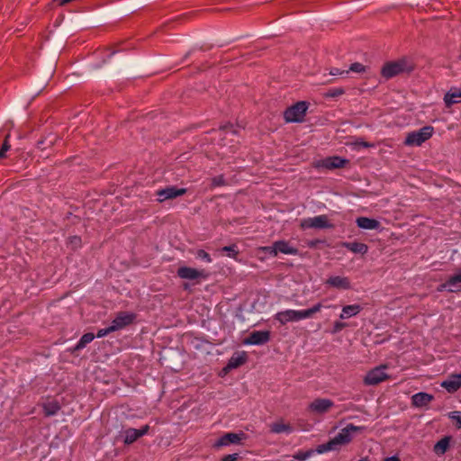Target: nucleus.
<instances>
[{
	"mask_svg": "<svg viewBox=\"0 0 461 461\" xmlns=\"http://www.w3.org/2000/svg\"><path fill=\"white\" fill-rule=\"evenodd\" d=\"M364 427L348 424L343 428L333 438L327 443L321 444L317 447L316 452L323 454L330 451L339 449L341 446L348 444L352 438L353 434L364 430Z\"/></svg>",
	"mask_w": 461,
	"mask_h": 461,
	"instance_id": "nucleus-1",
	"label": "nucleus"
},
{
	"mask_svg": "<svg viewBox=\"0 0 461 461\" xmlns=\"http://www.w3.org/2000/svg\"><path fill=\"white\" fill-rule=\"evenodd\" d=\"M433 134L434 128L432 126H424L417 131L407 133L403 143L405 146L419 147L430 139Z\"/></svg>",
	"mask_w": 461,
	"mask_h": 461,
	"instance_id": "nucleus-2",
	"label": "nucleus"
},
{
	"mask_svg": "<svg viewBox=\"0 0 461 461\" xmlns=\"http://www.w3.org/2000/svg\"><path fill=\"white\" fill-rule=\"evenodd\" d=\"M308 110V104L300 101L288 107L284 113V118L286 122H302Z\"/></svg>",
	"mask_w": 461,
	"mask_h": 461,
	"instance_id": "nucleus-3",
	"label": "nucleus"
},
{
	"mask_svg": "<svg viewBox=\"0 0 461 461\" xmlns=\"http://www.w3.org/2000/svg\"><path fill=\"white\" fill-rule=\"evenodd\" d=\"M300 226L303 230L333 228V224L330 223L328 216L325 214L318 215L315 217L304 218L301 221Z\"/></svg>",
	"mask_w": 461,
	"mask_h": 461,
	"instance_id": "nucleus-4",
	"label": "nucleus"
},
{
	"mask_svg": "<svg viewBox=\"0 0 461 461\" xmlns=\"http://www.w3.org/2000/svg\"><path fill=\"white\" fill-rule=\"evenodd\" d=\"M411 69V67L408 64L406 59H400L386 63L382 68V75L386 78H390Z\"/></svg>",
	"mask_w": 461,
	"mask_h": 461,
	"instance_id": "nucleus-5",
	"label": "nucleus"
},
{
	"mask_svg": "<svg viewBox=\"0 0 461 461\" xmlns=\"http://www.w3.org/2000/svg\"><path fill=\"white\" fill-rule=\"evenodd\" d=\"M387 366L381 365L368 371L364 377V384L366 385H376L389 378L386 373Z\"/></svg>",
	"mask_w": 461,
	"mask_h": 461,
	"instance_id": "nucleus-6",
	"label": "nucleus"
},
{
	"mask_svg": "<svg viewBox=\"0 0 461 461\" xmlns=\"http://www.w3.org/2000/svg\"><path fill=\"white\" fill-rule=\"evenodd\" d=\"M274 319L281 325H285L288 322H296L305 320L303 310L287 309L277 312L274 315Z\"/></svg>",
	"mask_w": 461,
	"mask_h": 461,
	"instance_id": "nucleus-7",
	"label": "nucleus"
},
{
	"mask_svg": "<svg viewBox=\"0 0 461 461\" xmlns=\"http://www.w3.org/2000/svg\"><path fill=\"white\" fill-rule=\"evenodd\" d=\"M334 406L333 401L328 398H316L307 406V411L312 415H323Z\"/></svg>",
	"mask_w": 461,
	"mask_h": 461,
	"instance_id": "nucleus-8",
	"label": "nucleus"
},
{
	"mask_svg": "<svg viewBox=\"0 0 461 461\" xmlns=\"http://www.w3.org/2000/svg\"><path fill=\"white\" fill-rule=\"evenodd\" d=\"M177 276L180 278L186 280H205L208 278L209 274L204 269H196L189 267H181L177 269Z\"/></svg>",
	"mask_w": 461,
	"mask_h": 461,
	"instance_id": "nucleus-9",
	"label": "nucleus"
},
{
	"mask_svg": "<svg viewBox=\"0 0 461 461\" xmlns=\"http://www.w3.org/2000/svg\"><path fill=\"white\" fill-rule=\"evenodd\" d=\"M136 318V314L130 312H120L111 322V328L113 331L120 330L131 324Z\"/></svg>",
	"mask_w": 461,
	"mask_h": 461,
	"instance_id": "nucleus-10",
	"label": "nucleus"
},
{
	"mask_svg": "<svg viewBox=\"0 0 461 461\" xmlns=\"http://www.w3.org/2000/svg\"><path fill=\"white\" fill-rule=\"evenodd\" d=\"M348 162V160L346 158H342L338 156H332L318 160L315 164V167L318 168L331 170L335 168H341L345 167Z\"/></svg>",
	"mask_w": 461,
	"mask_h": 461,
	"instance_id": "nucleus-11",
	"label": "nucleus"
},
{
	"mask_svg": "<svg viewBox=\"0 0 461 461\" xmlns=\"http://www.w3.org/2000/svg\"><path fill=\"white\" fill-rule=\"evenodd\" d=\"M186 193L185 188H177L176 186H167L163 189H159L156 192L158 196V201L162 203L168 199H174L176 197L181 196Z\"/></svg>",
	"mask_w": 461,
	"mask_h": 461,
	"instance_id": "nucleus-12",
	"label": "nucleus"
},
{
	"mask_svg": "<svg viewBox=\"0 0 461 461\" xmlns=\"http://www.w3.org/2000/svg\"><path fill=\"white\" fill-rule=\"evenodd\" d=\"M270 339V332L268 330H255L244 339L245 345H264Z\"/></svg>",
	"mask_w": 461,
	"mask_h": 461,
	"instance_id": "nucleus-13",
	"label": "nucleus"
},
{
	"mask_svg": "<svg viewBox=\"0 0 461 461\" xmlns=\"http://www.w3.org/2000/svg\"><path fill=\"white\" fill-rule=\"evenodd\" d=\"M149 426L145 425L141 427L140 429L130 428L124 430L123 435V442L126 445L132 444L140 437L146 435L149 432Z\"/></svg>",
	"mask_w": 461,
	"mask_h": 461,
	"instance_id": "nucleus-14",
	"label": "nucleus"
},
{
	"mask_svg": "<svg viewBox=\"0 0 461 461\" xmlns=\"http://www.w3.org/2000/svg\"><path fill=\"white\" fill-rule=\"evenodd\" d=\"M440 386L445 388L449 393L457 392L461 388V373L450 375L440 383Z\"/></svg>",
	"mask_w": 461,
	"mask_h": 461,
	"instance_id": "nucleus-15",
	"label": "nucleus"
},
{
	"mask_svg": "<svg viewBox=\"0 0 461 461\" xmlns=\"http://www.w3.org/2000/svg\"><path fill=\"white\" fill-rule=\"evenodd\" d=\"M243 438L244 433H226L218 438V440L214 443V447L219 448L221 447L229 446L230 444H239Z\"/></svg>",
	"mask_w": 461,
	"mask_h": 461,
	"instance_id": "nucleus-16",
	"label": "nucleus"
},
{
	"mask_svg": "<svg viewBox=\"0 0 461 461\" xmlns=\"http://www.w3.org/2000/svg\"><path fill=\"white\" fill-rule=\"evenodd\" d=\"M270 432L273 434H291L294 431L293 426L285 422L284 419H279L276 420L275 422L271 423L270 426Z\"/></svg>",
	"mask_w": 461,
	"mask_h": 461,
	"instance_id": "nucleus-17",
	"label": "nucleus"
},
{
	"mask_svg": "<svg viewBox=\"0 0 461 461\" xmlns=\"http://www.w3.org/2000/svg\"><path fill=\"white\" fill-rule=\"evenodd\" d=\"M434 399L432 394L420 392L411 396V404L416 408H422L430 403Z\"/></svg>",
	"mask_w": 461,
	"mask_h": 461,
	"instance_id": "nucleus-18",
	"label": "nucleus"
},
{
	"mask_svg": "<svg viewBox=\"0 0 461 461\" xmlns=\"http://www.w3.org/2000/svg\"><path fill=\"white\" fill-rule=\"evenodd\" d=\"M326 285L337 288V289H344L348 290L350 288V281L346 276H330L327 281Z\"/></svg>",
	"mask_w": 461,
	"mask_h": 461,
	"instance_id": "nucleus-19",
	"label": "nucleus"
},
{
	"mask_svg": "<svg viewBox=\"0 0 461 461\" xmlns=\"http://www.w3.org/2000/svg\"><path fill=\"white\" fill-rule=\"evenodd\" d=\"M461 102V89L457 87L450 88L444 96V103L447 107Z\"/></svg>",
	"mask_w": 461,
	"mask_h": 461,
	"instance_id": "nucleus-20",
	"label": "nucleus"
},
{
	"mask_svg": "<svg viewBox=\"0 0 461 461\" xmlns=\"http://www.w3.org/2000/svg\"><path fill=\"white\" fill-rule=\"evenodd\" d=\"M356 223L358 228L363 230H377L381 225L377 220L368 217H358Z\"/></svg>",
	"mask_w": 461,
	"mask_h": 461,
	"instance_id": "nucleus-21",
	"label": "nucleus"
},
{
	"mask_svg": "<svg viewBox=\"0 0 461 461\" xmlns=\"http://www.w3.org/2000/svg\"><path fill=\"white\" fill-rule=\"evenodd\" d=\"M247 361V353L245 351L234 353L228 361L227 369H234Z\"/></svg>",
	"mask_w": 461,
	"mask_h": 461,
	"instance_id": "nucleus-22",
	"label": "nucleus"
},
{
	"mask_svg": "<svg viewBox=\"0 0 461 461\" xmlns=\"http://www.w3.org/2000/svg\"><path fill=\"white\" fill-rule=\"evenodd\" d=\"M276 249H277V255L279 253L285 254V255H297L298 249L292 246L288 241L286 240H276Z\"/></svg>",
	"mask_w": 461,
	"mask_h": 461,
	"instance_id": "nucleus-23",
	"label": "nucleus"
},
{
	"mask_svg": "<svg viewBox=\"0 0 461 461\" xmlns=\"http://www.w3.org/2000/svg\"><path fill=\"white\" fill-rule=\"evenodd\" d=\"M362 311V307L359 304L346 305L342 308L339 318L346 320L354 316H357Z\"/></svg>",
	"mask_w": 461,
	"mask_h": 461,
	"instance_id": "nucleus-24",
	"label": "nucleus"
},
{
	"mask_svg": "<svg viewBox=\"0 0 461 461\" xmlns=\"http://www.w3.org/2000/svg\"><path fill=\"white\" fill-rule=\"evenodd\" d=\"M342 246L349 249L353 253L366 254L368 251V247L361 242H343Z\"/></svg>",
	"mask_w": 461,
	"mask_h": 461,
	"instance_id": "nucleus-25",
	"label": "nucleus"
},
{
	"mask_svg": "<svg viewBox=\"0 0 461 461\" xmlns=\"http://www.w3.org/2000/svg\"><path fill=\"white\" fill-rule=\"evenodd\" d=\"M95 336L91 333H86L84 334L79 341L76 344V346L71 349V352L79 351L86 347L87 344L92 342L95 339Z\"/></svg>",
	"mask_w": 461,
	"mask_h": 461,
	"instance_id": "nucleus-26",
	"label": "nucleus"
},
{
	"mask_svg": "<svg viewBox=\"0 0 461 461\" xmlns=\"http://www.w3.org/2000/svg\"><path fill=\"white\" fill-rule=\"evenodd\" d=\"M449 443H450L449 437L442 438L440 440H438L435 444L434 448H433L434 452L438 456L444 455L449 447Z\"/></svg>",
	"mask_w": 461,
	"mask_h": 461,
	"instance_id": "nucleus-27",
	"label": "nucleus"
},
{
	"mask_svg": "<svg viewBox=\"0 0 461 461\" xmlns=\"http://www.w3.org/2000/svg\"><path fill=\"white\" fill-rule=\"evenodd\" d=\"M447 285L449 293L461 292V281L456 274L448 278Z\"/></svg>",
	"mask_w": 461,
	"mask_h": 461,
	"instance_id": "nucleus-28",
	"label": "nucleus"
},
{
	"mask_svg": "<svg viewBox=\"0 0 461 461\" xmlns=\"http://www.w3.org/2000/svg\"><path fill=\"white\" fill-rule=\"evenodd\" d=\"M42 407L46 416L55 415L60 409L59 404L56 401L45 402Z\"/></svg>",
	"mask_w": 461,
	"mask_h": 461,
	"instance_id": "nucleus-29",
	"label": "nucleus"
},
{
	"mask_svg": "<svg viewBox=\"0 0 461 461\" xmlns=\"http://www.w3.org/2000/svg\"><path fill=\"white\" fill-rule=\"evenodd\" d=\"M323 305L321 303H315L308 309L303 310L305 319L311 318L314 313L319 312L322 309Z\"/></svg>",
	"mask_w": 461,
	"mask_h": 461,
	"instance_id": "nucleus-30",
	"label": "nucleus"
},
{
	"mask_svg": "<svg viewBox=\"0 0 461 461\" xmlns=\"http://www.w3.org/2000/svg\"><path fill=\"white\" fill-rule=\"evenodd\" d=\"M314 451L313 450H306V451H298L296 452L293 457L294 459L295 460H298V461H304L306 459H308L309 457H311L312 455H313Z\"/></svg>",
	"mask_w": 461,
	"mask_h": 461,
	"instance_id": "nucleus-31",
	"label": "nucleus"
},
{
	"mask_svg": "<svg viewBox=\"0 0 461 461\" xmlns=\"http://www.w3.org/2000/svg\"><path fill=\"white\" fill-rule=\"evenodd\" d=\"M258 249L260 251H263V252L270 255L271 257H276L277 256V249H276V241L273 243L272 246L260 247Z\"/></svg>",
	"mask_w": 461,
	"mask_h": 461,
	"instance_id": "nucleus-32",
	"label": "nucleus"
},
{
	"mask_svg": "<svg viewBox=\"0 0 461 461\" xmlns=\"http://www.w3.org/2000/svg\"><path fill=\"white\" fill-rule=\"evenodd\" d=\"M344 93H345V91L343 88L335 87V88L329 89L328 92L325 94V96L334 98V97L342 95Z\"/></svg>",
	"mask_w": 461,
	"mask_h": 461,
	"instance_id": "nucleus-33",
	"label": "nucleus"
},
{
	"mask_svg": "<svg viewBox=\"0 0 461 461\" xmlns=\"http://www.w3.org/2000/svg\"><path fill=\"white\" fill-rule=\"evenodd\" d=\"M221 251L228 252V256L232 258H235L239 252L236 245L225 246Z\"/></svg>",
	"mask_w": 461,
	"mask_h": 461,
	"instance_id": "nucleus-34",
	"label": "nucleus"
},
{
	"mask_svg": "<svg viewBox=\"0 0 461 461\" xmlns=\"http://www.w3.org/2000/svg\"><path fill=\"white\" fill-rule=\"evenodd\" d=\"M196 258H200L207 263H211L212 261L211 256L203 249H199L196 252Z\"/></svg>",
	"mask_w": 461,
	"mask_h": 461,
	"instance_id": "nucleus-35",
	"label": "nucleus"
},
{
	"mask_svg": "<svg viewBox=\"0 0 461 461\" xmlns=\"http://www.w3.org/2000/svg\"><path fill=\"white\" fill-rule=\"evenodd\" d=\"M448 417L452 420L456 421L458 428H461V411H451V412H449Z\"/></svg>",
	"mask_w": 461,
	"mask_h": 461,
	"instance_id": "nucleus-36",
	"label": "nucleus"
},
{
	"mask_svg": "<svg viewBox=\"0 0 461 461\" xmlns=\"http://www.w3.org/2000/svg\"><path fill=\"white\" fill-rule=\"evenodd\" d=\"M349 71L355 73H361L365 71V66L361 63L356 62L350 65Z\"/></svg>",
	"mask_w": 461,
	"mask_h": 461,
	"instance_id": "nucleus-37",
	"label": "nucleus"
},
{
	"mask_svg": "<svg viewBox=\"0 0 461 461\" xmlns=\"http://www.w3.org/2000/svg\"><path fill=\"white\" fill-rule=\"evenodd\" d=\"M69 244L73 249H77L81 246V239L77 236H73L68 239Z\"/></svg>",
	"mask_w": 461,
	"mask_h": 461,
	"instance_id": "nucleus-38",
	"label": "nucleus"
},
{
	"mask_svg": "<svg viewBox=\"0 0 461 461\" xmlns=\"http://www.w3.org/2000/svg\"><path fill=\"white\" fill-rule=\"evenodd\" d=\"M112 332H114L111 326H108L107 328H104V329H100L98 331H97V334H96V338H104L105 336H107L108 334L112 333Z\"/></svg>",
	"mask_w": 461,
	"mask_h": 461,
	"instance_id": "nucleus-39",
	"label": "nucleus"
},
{
	"mask_svg": "<svg viewBox=\"0 0 461 461\" xmlns=\"http://www.w3.org/2000/svg\"><path fill=\"white\" fill-rule=\"evenodd\" d=\"M9 136L7 135L6 138ZM10 149V145L7 141V139H5V142L2 145V148L0 149V158H4L5 157V153Z\"/></svg>",
	"mask_w": 461,
	"mask_h": 461,
	"instance_id": "nucleus-40",
	"label": "nucleus"
},
{
	"mask_svg": "<svg viewBox=\"0 0 461 461\" xmlns=\"http://www.w3.org/2000/svg\"><path fill=\"white\" fill-rule=\"evenodd\" d=\"M346 323L341 321H335L333 324V333H337L346 327Z\"/></svg>",
	"mask_w": 461,
	"mask_h": 461,
	"instance_id": "nucleus-41",
	"label": "nucleus"
},
{
	"mask_svg": "<svg viewBox=\"0 0 461 461\" xmlns=\"http://www.w3.org/2000/svg\"><path fill=\"white\" fill-rule=\"evenodd\" d=\"M238 459H239L238 453L226 455L221 458L222 461H237Z\"/></svg>",
	"mask_w": 461,
	"mask_h": 461,
	"instance_id": "nucleus-42",
	"label": "nucleus"
},
{
	"mask_svg": "<svg viewBox=\"0 0 461 461\" xmlns=\"http://www.w3.org/2000/svg\"><path fill=\"white\" fill-rule=\"evenodd\" d=\"M345 73H348V71L340 70L339 68H331L330 71V75L331 76H340Z\"/></svg>",
	"mask_w": 461,
	"mask_h": 461,
	"instance_id": "nucleus-43",
	"label": "nucleus"
},
{
	"mask_svg": "<svg viewBox=\"0 0 461 461\" xmlns=\"http://www.w3.org/2000/svg\"><path fill=\"white\" fill-rule=\"evenodd\" d=\"M437 291L438 292H443V291H447L448 292L447 281L446 283H443L440 285H438V288H437Z\"/></svg>",
	"mask_w": 461,
	"mask_h": 461,
	"instance_id": "nucleus-44",
	"label": "nucleus"
},
{
	"mask_svg": "<svg viewBox=\"0 0 461 461\" xmlns=\"http://www.w3.org/2000/svg\"><path fill=\"white\" fill-rule=\"evenodd\" d=\"M357 145H359L360 147H363V148H373V147H375V145L373 143L363 141V140L357 142Z\"/></svg>",
	"mask_w": 461,
	"mask_h": 461,
	"instance_id": "nucleus-45",
	"label": "nucleus"
},
{
	"mask_svg": "<svg viewBox=\"0 0 461 461\" xmlns=\"http://www.w3.org/2000/svg\"><path fill=\"white\" fill-rule=\"evenodd\" d=\"M384 461H401L398 456H392L384 459Z\"/></svg>",
	"mask_w": 461,
	"mask_h": 461,
	"instance_id": "nucleus-46",
	"label": "nucleus"
},
{
	"mask_svg": "<svg viewBox=\"0 0 461 461\" xmlns=\"http://www.w3.org/2000/svg\"><path fill=\"white\" fill-rule=\"evenodd\" d=\"M212 183L215 185H220L223 184V179L221 176L219 178H213Z\"/></svg>",
	"mask_w": 461,
	"mask_h": 461,
	"instance_id": "nucleus-47",
	"label": "nucleus"
},
{
	"mask_svg": "<svg viewBox=\"0 0 461 461\" xmlns=\"http://www.w3.org/2000/svg\"><path fill=\"white\" fill-rule=\"evenodd\" d=\"M456 275L458 276L459 280L461 281V268L456 271Z\"/></svg>",
	"mask_w": 461,
	"mask_h": 461,
	"instance_id": "nucleus-48",
	"label": "nucleus"
},
{
	"mask_svg": "<svg viewBox=\"0 0 461 461\" xmlns=\"http://www.w3.org/2000/svg\"><path fill=\"white\" fill-rule=\"evenodd\" d=\"M358 461H370V459H369V457L365 456V457L360 458Z\"/></svg>",
	"mask_w": 461,
	"mask_h": 461,
	"instance_id": "nucleus-49",
	"label": "nucleus"
},
{
	"mask_svg": "<svg viewBox=\"0 0 461 461\" xmlns=\"http://www.w3.org/2000/svg\"><path fill=\"white\" fill-rule=\"evenodd\" d=\"M291 461H296V460L294 459V460H291Z\"/></svg>",
	"mask_w": 461,
	"mask_h": 461,
	"instance_id": "nucleus-50",
	"label": "nucleus"
}]
</instances>
